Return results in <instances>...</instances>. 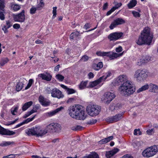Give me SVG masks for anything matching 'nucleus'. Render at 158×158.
I'll return each instance as SVG.
<instances>
[{
  "mask_svg": "<svg viewBox=\"0 0 158 158\" xmlns=\"http://www.w3.org/2000/svg\"><path fill=\"white\" fill-rule=\"evenodd\" d=\"M122 50V47L120 46L118 48H117L115 49L116 51L117 52H120Z\"/></svg>",
  "mask_w": 158,
  "mask_h": 158,
  "instance_id": "obj_57",
  "label": "nucleus"
},
{
  "mask_svg": "<svg viewBox=\"0 0 158 158\" xmlns=\"http://www.w3.org/2000/svg\"><path fill=\"white\" fill-rule=\"evenodd\" d=\"M121 54H118L116 53L112 52H104L98 51L96 52V54L98 56L104 57H109L110 60H112L117 58Z\"/></svg>",
  "mask_w": 158,
  "mask_h": 158,
  "instance_id": "obj_5",
  "label": "nucleus"
},
{
  "mask_svg": "<svg viewBox=\"0 0 158 158\" xmlns=\"http://www.w3.org/2000/svg\"><path fill=\"white\" fill-rule=\"evenodd\" d=\"M80 33L77 31L72 32L70 35V38L71 39L73 40L76 38L79 35Z\"/></svg>",
  "mask_w": 158,
  "mask_h": 158,
  "instance_id": "obj_29",
  "label": "nucleus"
},
{
  "mask_svg": "<svg viewBox=\"0 0 158 158\" xmlns=\"http://www.w3.org/2000/svg\"><path fill=\"white\" fill-rule=\"evenodd\" d=\"M158 152V146L154 145L147 148L142 152L143 156L150 157L155 155Z\"/></svg>",
  "mask_w": 158,
  "mask_h": 158,
  "instance_id": "obj_4",
  "label": "nucleus"
},
{
  "mask_svg": "<svg viewBox=\"0 0 158 158\" xmlns=\"http://www.w3.org/2000/svg\"><path fill=\"white\" fill-rule=\"evenodd\" d=\"M123 35L122 32H115L110 34L108 38L110 41H115L120 38Z\"/></svg>",
  "mask_w": 158,
  "mask_h": 158,
  "instance_id": "obj_10",
  "label": "nucleus"
},
{
  "mask_svg": "<svg viewBox=\"0 0 158 158\" xmlns=\"http://www.w3.org/2000/svg\"><path fill=\"white\" fill-rule=\"evenodd\" d=\"M137 3L136 0H131L127 5L129 9L135 6Z\"/></svg>",
  "mask_w": 158,
  "mask_h": 158,
  "instance_id": "obj_25",
  "label": "nucleus"
},
{
  "mask_svg": "<svg viewBox=\"0 0 158 158\" xmlns=\"http://www.w3.org/2000/svg\"><path fill=\"white\" fill-rule=\"evenodd\" d=\"M33 82V80L32 79H30L28 81V83L27 86L25 88V89H29L32 83Z\"/></svg>",
  "mask_w": 158,
  "mask_h": 158,
  "instance_id": "obj_44",
  "label": "nucleus"
},
{
  "mask_svg": "<svg viewBox=\"0 0 158 158\" xmlns=\"http://www.w3.org/2000/svg\"><path fill=\"white\" fill-rule=\"evenodd\" d=\"M37 112V109H32L31 111L28 112L23 116V118H25L33 113Z\"/></svg>",
  "mask_w": 158,
  "mask_h": 158,
  "instance_id": "obj_33",
  "label": "nucleus"
},
{
  "mask_svg": "<svg viewBox=\"0 0 158 158\" xmlns=\"http://www.w3.org/2000/svg\"><path fill=\"white\" fill-rule=\"evenodd\" d=\"M152 35L150 34V28L146 27L141 32L136 43L139 45L145 44L149 45L152 42Z\"/></svg>",
  "mask_w": 158,
  "mask_h": 158,
  "instance_id": "obj_2",
  "label": "nucleus"
},
{
  "mask_svg": "<svg viewBox=\"0 0 158 158\" xmlns=\"http://www.w3.org/2000/svg\"><path fill=\"white\" fill-rule=\"evenodd\" d=\"M90 27V24L89 23H86L84 26V28L85 29H87L88 28H89Z\"/></svg>",
  "mask_w": 158,
  "mask_h": 158,
  "instance_id": "obj_61",
  "label": "nucleus"
},
{
  "mask_svg": "<svg viewBox=\"0 0 158 158\" xmlns=\"http://www.w3.org/2000/svg\"><path fill=\"white\" fill-rule=\"evenodd\" d=\"M149 88L150 91L151 92L156 93L158 92V86L155 85L150 84L149 85Z\"/></svg>",
  "mask_w": 158,
  "mask_h": 158,
  "instance_id": "obj_19",
  "label": "nucleus"
},
{
  "mask_svg": "<svg viewBox=\"0 0 158 158\" xmlns=\"http://www.w3.org/2000/svg\"><path fill=\"white\" fill-rule=\"evenodd\" d=\"M132 13L133 14L134 16L135 17H140V14L136 11H133L132 12Z\"/></svg>",
  "mask_w": 158,
  "mask_h": 158,
  "instance_id": "obj_51",
  "label": "nucleus"
},
{
  "mask_svg": "<svg viewBox=\"0 0 158 158\" xmlns=\"http://www.w3.org/2000/svg\"><path fill=\"white\" fill-rule=\"evenodd\" d=\"M73 108L72 109H81L83 108V107L81 105H75L74 106H73Z\"/></svg>",
  "mask_w": 158,
  "mask_h": 158,
  "instance_id": "obj_55",
  "label": "nucleus"
},
{
  "mask_svg": "<svg viewBox=\"0 0 158 158\" xmlns=\"http://www.w3.org/2000/svg\"><path fill=\"white\" fill-rule=\"evenodd\" d=\"M67 91L68 94H73L75 92V91L74 89L69 88H68Z\"/></svg>",
  "mask_w": 158,
  "mask_h": 158,
  "instance_id": "obj_49",
  "label": "nucleus"
},
{
  "mask_svg": "<svg viewBox=\"0 0 158 158\" xmlns=\"http://www.w3.org/2000/svg\"><path fill=\"white\" fill-rule=\"evenodd\" d=\"M125 112V111H123L121 113L117 114L113 116L108 117L106 118V121L111 123L117 122L122 119L123 115Z\"/></svg>",
  "mask_w": 158,
  "mask_h": 158,
  "instance_id": "obj_7",
  "label": "nucleus"
},
{
  "mask_svg": "<svg viewBox=\"0 0 158 158\" xmlns=\"http://www.w3.org/2000/svg\"><path fill=\"white\" fill-rule=\"evenodd\" d=\"M89 59V57L85 55L82 56L81 60L84 62L88 60Z\"/></svg>",
  "mask_w": 158,
  "mask_h": 158,
  "instance_id": "obj_53",
  "label": "nucleus"
},
{
  "mask_svg": "<svg viewBox=\"0 0 158 158\" xmlns=\"http://www.w3.org/2000/svg\"><path fill=\"white\" fill-rule=\"evenodd\" d=\"M122 5L121 3H117L115 4V6H114L113 8H114V10L118 9L119 7H120Z\"/></svg>",
  "mask_w": 158,
  "mask_h": 158,
  "instance_id": "obj_54",
  "label": "nucleus"
},
{
  "mask_svg": "<svg viewBox=\"0 0 158 158\" xmlns=\"http://www.w3.org/2000/svg\"><path fill=\"white\" fill-rule=\"evenodd\" d=\"M33 104V102L31 101L25 103L23 105L22 109H28Z\"/></svg>",
  "mask_w": 158,
  "mask_h": 158,
  "instance_id": "obj_34",
  "label": "nucleus"
},
{
  "mask_svg": "<svg viewBox=\"0 0 158 158\" xmlns=\"http://www.w3.org/2000/svg\"><path fill=\"white\" fill-rule=\"evenodd\" d=\"M149 88V85L148 84L145 85L139 88L137 91V93H140L141 92L145 91L147 89Z\"/></svg>",
  "mask_w": 158,
  "mask_h": 158,
  "instance_id": "obj_31",
  "label": "nucleus"
},
{
  "mask_svg": "<svg viewBox=\"0 0 158 158\" xmlns=\"http://www.w3.org/2000/svg\"><path fill=\"white\" fill-rule=\"evenodd\" d=\"M61 110V109H56L55 110L46 113V115L49 117H51L56 114Z\"/></svg>",
  "mask_w": 158,
  "mask_h": 158,
  "instance_id": "obj_28",
  "label": "nucleus"
},
{
  "mask_svg": "<svg viewBox=\"0 0 158 158\" xmlns=\"http://www.w3.org/2000/svg\"><path fill=\"white\" fill-rule=\"evenodd\" d=\"M86 109H101V107L94 104L93 103L90 102L88 104Z\"/></svg>",
  "mask_w": 158,
  "mask_h": 158,
  "instance_id": "obj_27",
  "label": "nucleus"
},
{
  "mask_svg": "<svg viewBox=\"0 0 158 158\" xmlns=\"http://www.w3.org/2000/svg\"><path fill=\"white\" fill-rule=\"evenodd\" d=\"M97 120L96 119H92L87 122V124L93 125L95 124L97 122Z\"/></svg>",
  "mask_w": 158,
  "mask_h": 158,
  "instance_id": "obj_43",
  "label": "nucleus"
},
{
  "mask_svg": "<svg viewBox=\"0 0 158 158\" xmlns=\"http://www.w3.org/2000/svg\"><path fill=\"white\" fill-rule=\"evenodd\" d=\"M25 19V16L24 15V11L23 10L20 12V22H23Z\"/></svg>",
  "mask_w": 158,
  "mask_h": 158,
  "instance_id": "obj_42",
  "label": "nucleus"
},
{
  "mask_svg": "<svg viewBox=\"0 0 158 158\" xmlns=\"http://www.w3.org/2000/svg\"><path fill=\"white\" fill-rule=\"evenodd\" d=\"M5 12V10L0 9V19L1 20H4L5 19V15L4 13Z\"/></svg>",
  "mask_w": 158,
  "mask_h": 158,
  "instance_id": "obj_40",
  "label": "nucleus"
},
{
  "mask_svg": "<svg viewBox=\"0 0 158 158\" xmlns=\"http://www.w3.org/2000/svg\"><path fill=\"white\" fill-rule=\"evenodd\" d=\"M88 114L91 116H95L100 112V109H86Z\"/></svg>",
  "mask_w": 158,
  "mask_h": 158,
  "instance_id": "obj_16",
  "label": "nucleus"
},
{
  "mask_svg": "<svg viewBox=\"0 0 158 158\" xmlns=\"http://www.w3.org/2000/svg\"><path fill=\"white\" fill-rule=\"evenodd\" d=\"M77 113V110L76 109H69V114L70 116L72 118H75L76 115Z\"/></svg>",
  "mask_w": 158,
  "mask_h": 158,
  "instance_id": "obj_24",
  "label": "nucleus"
},
{
  "mask_svg": "<svg viewBox=\"0 0 158 158\" xmlns=\"http://www.w3.org/2000/svg\"><path fill=\"white\" fill-rule=\"evenodd\" d=\"M115 10L114 8L113 7L110 10L108 11L106 15H110L112 12H113Z\"/></svg>",
  "mask_w": 158,
  "mask_h": 158,
  "instance_id": "obj_58",
  "label": "nucleus"
},
{
  "mask_svg": "<svg viewBox=\"0 0 158 158\" xmlns=\"http://www.w3.org/2000/svg\"><path fill=\"white\" fill-rule=\"evenodd\" d=\"M101 78H99L98 79L92 82H91L89 83V87L92 88L102 82Z\"/></svg>",
  "mask_w": 158,
  "mask_h": 158,
  "instance_id": "obj_22",
  "label": "nucleus"
},
{
  "mask_svg": "<svg viewBox=\"0 0 158 158\" xmlns=\"http://www.w3.org/2000/svg\"><path fill=\"white\" fill-rule=\"evenodd\" d=\"M103 67L102 62H100L97 64L94 63L92 65L93 68L96 70H98L101 69Z\"/></svg>",
  "mask_w": 158,
  "mask_h": 158,
  "instance_id": "obj_21",
  "label": "nucleus"
},
{
  "mask_svg": "<svg viewBox=\"0 0 158 158\" xmlns=\"http://www.w3.org/2000/svg\"><path fill=\"white\" fill-rule=\"evenodd\" d=\"M113 138V136H109L107 138L102 139L101 140L98 141V143L100 144L106 143L109 142L110 141L112 140Z\"/></svg>",
  "mask_w": 158,
  "mask_h": 158,
  "instance_id": "obj_20",
  "label": "nucleus"
},
{
  "mask_svg": "<svg viewBox=\"0 0 158 158\" xmlns=\"http://www.w3.org/2000/svg\"><path fill=\"white\" fill-rule=\"evenodd\" d=\"M11 4V8L14 11H17L19 10L20 9V6L19 5L15 4L14 3H12Z\"/></svg>",
  "mask_w": 158,
  "mask_h": 158,
  "instance_id": "obj_30",
  "label": "nucleus"
},
{
  "mask_svg": "<svg viewBox=\"0 0 158 158\" xmlns=\"http://www.w3.org/2000/svg\"><path fill=\"white\" fill-rule=\"evenodd\" d=\"M118 25L122 24L125 23V21L122 18H118L114 20Z\"/></svg>",
  "mask_w": 158,
  "mask_h": 158,
  "instance_id": "obj_39",
  "label": "nucleus"
},
{
  "mask_svg": "<svg viewBox=\"0 0 158 158\" xmlns=\"http://www.w3.org/2000/svg\"><path fill=\"white\" fill-rule=\"evenodd\" d=\"M88 81H82L79 85V87L80 89H82L85 88L87 84Z\"/></svg>",
  "mask_w": 158,
  "mask_h": 158,
  "instance_id": "obj_32",
  "label": "nucleus"
},
{
  "mask_svg": "<svg viewBox=\"0 0 158 158\" xmlns=\"http://www.w3.org/2000/svg\"><path fill=\"white\" fill-rule=\"evenodd\" d=\"M9 60L7 58H2L0 61V64L1 66H3L6 64L7 63Z\"/></svg>",
  "mask_w": 158,
  "mask_h": 158,
  "instance_id": "obj_38",
  "label": "nucleus"
},
{
  "mask_svg": "<svg viewBox=\"0 0 158 158\" xmlns=\"http://www.w3.org/2000/svg\"><path fill=\"white\" fill-rule=\"evenodd\" d=\"M119 149L118 148H114L112 150L106 151V156L107 158H110L114 154L118 152Z\"/></svg>",
  "mask_w": 158,
  "mask_h": 158,
  "instance_id": "obj_15",
  "label": "nucleus"
},
{
  "mask_svg": "<svg viewBox=\"0 0 158 158\" xmlns=\"http://www.w3.org/2000/svg\"><path fill=\"white\" fill-rule=\"evenodd\" d=\"M82 158H99V157L97 153L95 152H93L89 155L87 156H85Z\"/></svg>",
  "mask_w": 158,
  "mask_h": 158,
  "instance_id": "obj_26",
  "label": "nucleus"
},
{
  "mask_svg": "<svg viewBox=\"0 0 158 158\" xmlns=\"http://www.w3.org/2000/svg\"><path fill=\"white\" fill-rule=\"evenodd\" d=\"M136 145L138 147L140 146H142L143 144V142L141 141H140L139 142H136Z\"/></svg>",
  "mask_w": 158,
  "mask_h": 158,
  "instance_id": "obj_63",
  "label": "nucleus"
},
{
  "mask_svg": "<svg viewBox=\"0 0 158 158\" xmlns=\"http://www.w3.org/2000/svg\"><path fill=\"white\" fill-rule=\"evenodd\" d=\"M38 77L41 78L43 80L48 81H50L52 78V76L49 73H41L38 75Z\"/></svg>",
  "mask_w": 158,
  "mask_h": 158,
  "instance_id": "obj_13",
  "label": "nucleus"
},
{
  "mask_svg": "<svg viewBox=\"0 0 158 158\" xmlns=\"http://www.w3.org/2000/svg\"><path fill=\"white\" fill-rule=\"evenodd\" d=\"M150 58V57L148 56L142 57V58L138 61L137 65L140 66L143 64L147 63L149 61Z\"/></svg>",
  "mask_w": 158,
  "mask_h": 158,
  "instance_id": "obj_18",
  "label": "nucleus"
},
{
  "mask_svg": "<svg viewBox=\"0 0 158 158\" xmlns=\"http://www.w3.org/2000/svg\"><path fill=\"white\" fill-rule=\"evenodd\" d=\"M39 101L41 104L44 106H47L50 105V102L48 100L45 98L43 96H40L39 98Z\"/></svg>",
  "mask_w": 158,
  "mask_h": 158,
  "instance_id": "obj_17",
  "label": "nucleus"
},
{
  "mask_svg": "<svg viewBox=\"0 0 158 158\" xmlns=\"http://www.w3.org/2000/svg\"><path fill=\"white\" fill-rule=\"evenodd\" d=\"M40 7L39 6H36V7H32L30 9V13L31 14H34L35 13L37 10H40Z\"/></svg>",
  "mask_w": 158,
  "mask_h": 158,
  "instance_id": "obj_36",
  "label": "nucleus"
},
{
  "mask_svg": "<svg viewBox=\"0 0 158 158\" xmlns=\"http://www.w3.org/2000/svg\"><path fill=\"white\" fill-rule=\"evenodd\" d=\"M82 127L79 125H77L71 127V129L73 130H78L82 129Z\"/></svg>",
  "mask_w": 158,
  "mask_h": 158,
  "instance_id": "obj_46",
  "label": "nucleus"
},
{
  "mask_svg": "<svg viewBox=\"0 0 158 158\" xmlns=\"http://www.w3.org/2000/svg\"><path fill=\"white\" fill-rule=\"evenodd\" d=\"M47 133V132L41 130L39 127H33L26 131L28 135H35L37 137L42 136Z\"/></svg>",
  "mask_w": 158,
  "mask_h": 158,
  "instance_id": "obj_3",
  "label": "nucleus"
},
{
  "mask_svg": "<svg viewBox=\"0 0 158 158\" xmlns=\"http://www.w3.org/2000/svg\"><path fill=\"white\" fill-rule=\"evenodd\" d=\"M4 0H0V9H4Z\"/></svg>",
  "mask_w": 158,
  "mask_h": 158,
  "instance_id": "obj_50",
  "label": "nucleus"
},
{
  "mask_svg": "<svg viewBox=\"0 0 158 158\" xmlns=\"http://www.w3.org/2000/svg\"><path fill=\"white\" fill-rule=\"evenodd\" d=\"M118 25L115 21L114 20L113 22L111 24L109 27V28L110 29H113L115 27Z\"/></svg>",
  "mask_w": 158,
  "mask_h": 158,
  "instance_id": "obj_45",
  "label": "nucleus"
},
{
  "mask_svg": "<svg viewBox=\"0 0 158 158\" xmlns=\"http://www.w3.org/2000/svg\"><path fill=\"white\" fill-rule=\"evenodd\" d=\"M15 133L12 131L6 129L0 125V134L10 135L15 134Z\"/></svg>",
  "mask_w": 158,
  "mask_h": 158,
  "instance_id": "obj_14",
  "label": "nucleus"
},
{
  "mask_svg": "<svg viewBox=\"0 0 158 158\" xmlns=\"http://www.w3.org/2000/svg\"><path fill=\"white\" fill-rule=\"evenodd\" d=\"M117 81L121 84L118 88V91L123 95L128 96L135 91V88L132 85V82L127 80L126 76H120L118 78Z\"/></svg>",
  "mask_w": 158,
  "mask_h": 158,
  "instance_id": "obj_1",
  "label": "nucleus"
},
{
  "mask_svg": "<svg viewBox=\"0 0 158 158\" xmlns=\"http://www.w3.org/2000/svg\"><path fill=\"white\" fill-rule=\"evenodd\" d=\"M35 115H34V116H33L32 118H28L26 119L22 123H20V126H21L25 123H27L28 122H29L32 121L35 118Z\"/></svg>",
  "mask_w": 158,
  "mask_h": 158,
  "instance_id": "obj_37",
  "label": "nucleus"
},
{
  "mask_svg": "<svg viewBox=\"0 0 158 158\" xmlns=\"http://www.w3.org/2000/svg\"><path fill=\"white\" fill-rule=\"evenodd\" d=\"M56 79L60 81H62L64 79V77L61 75L58 74L56 75Z\"/></svg>",
  "mask_w": 158,
  "mask_h": 158,
  "instance_id": "obj_47",
  "label": "nucleus"
},
{
  "mask_svg": "<svg viewBox=\"0 0 158 158\" xmlns=\"http://www.w3.org/2000/svg\"><path fill=\"white\" fill-rule=\"evenodd\" d=\"M51 95L53 97L56 98L58 99L63 98L64 95L59 89L57 88L53 89L52 90Z\"/></svg>",
  "mask_w": 158,
  "mask_h": 158,
  "instance_id": "obj_11",
  "label": "nucleus"
},
{
  "mask_svg": "<svg viewBox=\"0 0 158 158\" xmlns=\"http://www.w3.org/2000/svg\"><path fill=\"white\" fill-rule=\"evenodd\" d=\"M44 3L43 2V0H41L40 3L38 6H40V7H41L42 6H44Z\"/></svg>",
  "mask_w": 158,
  "mask_h": 158,
  "instance_id": "obj_59",
  "label": "nucleus"
},
{
  "mask_svg": "<svg viewBox=\"0 0 158 158\" xmlns=\"http://www.w3.org/2000/svg\"><path fill=\"white\" fill-rule=\"evenodd\" d=\"M6 26H4V27L2 28V30L4 31L5 33H6L8 32L7 29L10 27L12 26V23H11V22L9 20H8L6 21Z\"/></svg>",
  "mask_w": 158,
  "mask_h": 158,
  "instance_id": "obj_23",
  "label": "nucleus"
},
{
  "mask_svg": "<svg viewBox=\"0 0 158 158\" xmlns=\"http://www.w3.org/2000/svg\"><path fill=\"white\" fill-rule=\"evenodd\" d=\"M14 143L13 142L7 141L4 142L3 143H1L0 145L2 146H7L10 145L14 144Z\"/></svg>",
  "mask_w": 158,
  "mask_h": 158,
  "instance_id": "obj_41",
  "label": "nucleus"
},
{
  "mask_svg": "<svg viewBox=\"0 0 158 158\" xmlns=\"http://www.w3.org/2000/svg\"><path fill=\"white\" fill-rule=\"evenodd\" d=\"M13 27L14 28L18 29L20 27V25L18 24H15L13 25Z\"/></svg>",
  "mask_w": 158,
  "mask_h": 158,
  "instance_id": "obj_62",
  "label": "nucleus"
},
{
  "mask_svg": "<svg viewBox=\"0 0 158 158\" xmlns=\"http://www.w3.org/2000/svg\"><path fill=\"white\" fill-rule=\"evenodd\" d=\"M88 76L89 77V79L92 78L94 77V75L93 73L92 72H90L88 74Z\"/></svg>",
  "mask_w": 158,
  "mask_h": 158,
  "instance_id": "obj_60",
  "label": "nucleus"
},
{
  "mask_svg": "<svg viewBox=\"0 0 158 158\" xmlns=\"http://www.w3.org/2000/svg\"><path fill=\"white\" fill-rule=\"evenodd\" d=\"M153 130L154 129H149L146 132L148 135H152V133L154 132Z\"/></svg>",
  "mask_w": 158,
  "mask_h": 158,
  "instance_id": "obj_56",
  "label": "nucleus"
},
{
  "mask_svg": "<svg viewBox=\"0 0 158 158\" xmlns=\"http://www.w3.org/2000/svg\"><path fill=\"white\" fill-rule=\"evenodd\" d=\"M121 158H133L132 156L128 155H125L123 156Z\"/></svg>",
  "mask_w": 158,
  "mask_h": 158,
  "instance_id": "obj_64",
  "label": "nucleus"
},
{
  "mask_svg": "<svg viewBox=\"0 0 158 158\" xmlns=\"http://www.w3.org/2000/svg\"><path fill=\"white\" fill-rule=\"evenodd\" d=\"M134 76L137 80L141 81H143L146 78L147 75L145 71L138 69L135 72Z\"/></svg>",
  "mask_w": 158,
  "mask_h": 158,
  "instance_id": "obj_8",
  "label": "nucleus"
},
{
  "mask_svg": "<svg viewBox=\"0 0 158 158\" xmlns=\"http://www.w3.org/2000/svg\"><path fill=\"white\" fill-rule=\"evenodd\" d=\"M77 110V113L76 115V119L79 120H84L86 117L85 111L83 110L76 109Z\"/></svg>",
  "mask_w": 158,
  "mask_h": 158,
  "instance_id": "obj_12",
  "label": "nucleus"
},
{
  "mask_svg": "<svg viewBox=\"0 0 158 158\" xmlns=\"http://www.w3.org/2000/svg\"><path fill=\"white\" fill-rule=\"evenodd\" d=\"M14 20L15 21H20V14L14 16Z\"/></svg>",
  "mask_w": 158,
  "mask_h": 158,
  "instance_id": "obj_52",
  "label": "nucleus"
},
{
  "mask_svg": "<svg viewBox=\"0 0 158 158\" xmlns=\"http://www.w3.org/2000/svg\"><path fill=\"white\" fill-rule=\"evenodd\" d=\"M115 95L113 93L107 92L105 93L102 101L106 104H109L115 98Z\"/></svg>",
  "mask_w": 158,
  "mask_h": 158,
  "instance_id": "obj_9",
  "label": "nucleus"
},
{
  "mask_svg": "<svg viewBox=\"0 0 158 158\" xmlns=\"http://www.w3.org/2000/svg\"><path fill=\"white\" fill-rule=\"evenodd\" d=\"M111 75V73L110 72H108L106 74L100 78H101V81L102 82L104 81L108 77Z\"/></svg>",
  "mask_w": 158,
  "mask_h": 158,
  "instance_id": "obj_35",
  "label": "nucleus"
},
{
  "mask_svg": "<svg viewBox=\"0 0 158 158\" xmlns=\"http://www.w3.org/2000/svg\"><path fill=\"white\" fill-rule=\"evenodd\" d=\"M53 11H52V13L53 14L52 16V19H53L56 16V7H54L53 8Z\"/></svg>",
  "mask_w": 158,
  "mask_h": 158,
  "instance_id": "obj_48",
  "label": "nucleus"
},
{
  "mask_svg": "<svg viewBox=\"0 0 158 158\" xmlns=\"http://www.w3.org/2000/svg\"><path fill=\"white\" fill-rule=\"evenodd\" d=\"M46 129L48 132H58L61 130V126L58 123H52L47 125Z\"/></svg>",
  "mask_w": 158,
  "mask_h": 158,
  "instance_id": "obj_6",
  "label": "nucleus"
}]
</instances>
